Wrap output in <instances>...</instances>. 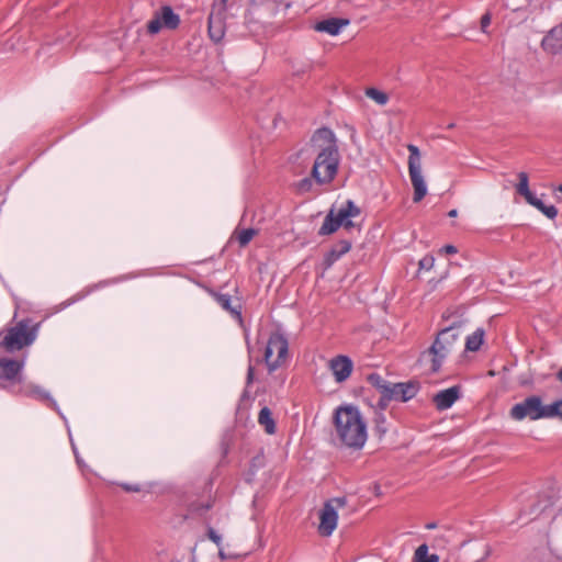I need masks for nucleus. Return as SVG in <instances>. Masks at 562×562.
I'll return each mask as SVG.
<instances>
[{"instance_id":"28","label":"nucleus","mask_w":562,"mask_h":562,"mask_svg":"<svg viewBox=\"0 0 562 562\" xmlns=\"http://www.w3.org/2000/svg\"><path fill=\"white\" fill-rule=\"evenodd\" d=\"M366 95L375 101L378 104L384 105L389 101V95L375 88H369L366 91Z\"/></svg>"},{"instance_id":"17","label":"nucleus","mask_w":562,"mask_h":562,"mask_svg":"<svg viewBox=\"0 0 562 562\" xmlns=\"http://www.w3.org/2000/svg\"><path fill=\"white\" fill-rule=\"evenodd\" d=\"M389 391L393 400L407 402L417 394L418 384L415 382L392 383Z\"/></svg>"},{"instance_id":"33","label":"nucleus","mask_w":562,"mask_h":562,"mask_svg":"<svg viewBox=\"0 0 562 562\" xmlns=\"http://www.w3.org/2000/svg\"><path fill=\"white\" fill-rule=\"evenodd\" d=\"M207 536L217 547L221 546L222 538L213 528H209Z\"/></svg>"},{"instance_id":"6","label":"nucleus","mask_w":562,"mask_h":562,"mask_svg":"<svg viewBox=\"0 0 562 562\" xmlns=\"http://www.w3.org/2000/svg\"><path fill=\"white\" fill-rule=\"evenodd\" d=\"M289 356V342L286 337L274 331L270 335L263 352V361L271 373L282 367Z\"/></svg>"},{"instance_id":"7","label":"nucleus","mask_w":562,"mask_h":562,"mask_svg":"<svg viewBox=\"0 0 562 562\" xmlns=\"http://www.w3.org/2000/svg\"><path fill=\"white\" fill-rule=\"evenodd\" d=\"M548 404H543L539 395H530L515 404L509 411V416L517 422L526 418L530 420L548 419Z\"/></svg>"},{"instance_id":"18","label":"nucleus","mask_w":562,"mask_h":562,"mask_svg":"<svg viewBox=\"0 0 562 562\" xmlns=\"http://www.w3.org/2000/svg\"><path fill=\"white\" fill-rule=\"evenodd\" d=\"M349 24V20L330 18L327 20L319 21L315 24L314 30L317 32H325L329 35H337L341 29Z\"/></svg>"},{"instance_id":"40","label":"nucleus","mask_w":562,"mask_h":562,"mask_svg":"<svg viewBox=\"0 0 562 562\" xmlns=\"http://www.w3.org/2000/svg\"><path fill=\"white\" fill-rule=\"evenodd\" d=\"M557 378L558 380L562 383V368L559 370V372L557 373Z\"/></svg>"},{"instance_id":"26","label":"nucleus","mask_w":562,"mask_h":562,"mask_svg":"<svg viewBox=\"0 0 562 562\" xmlns=\"http://www.w3.org/2000/svg\"><path fill=\"white\" fill-rule=\"evenodd\" d=\"M530 205L535 206L548 218L553 220L558 215V209L554 205H546L540 199H536Z\"/></svg>"},{"instance_id":"36","label":"nucleus","mask_w":562,"mask_h":562,"mask_svg":"<svg viewBox=\"0 0 562 562\" xmlns=\"http://www.w3.org/2000/svg\"><path fill=\"white\" fill-rule=\"evenodd\" d=\"M255 378V369L251 364H249L247 370V384H251Z\"/></svg>"},{"instance_id":"24","label":"nucleus","mask_w":562,"mask_h":562,"mask_svg":"<svg viewBox=\"0 0 562 562\" xmlns=\"http://www.w3.org/2000/svg\"><path fill=\"white\" fill-rule=\"evenodd\" d=\"M413 562H439L437 554H428L427 544H420L414 553Z\"/></svg>"},{"instance_id":"42","label":"nucleus","mask_w":562,"mask_h":562,"mask_svg":"<svg viewBox=\"0 0 562 562\" xmlns=\"http://www.w3.org/2000/svg\"><path fill=\"white\" fill-rule=\"evenodd\" d=\"M227 2H228V0H221V4H222V7H224V8H225Z\"/></svg>"},{"instance_id":"27","label":"nucleus","mask_w":562,"mask_h":562,"mask_svg":"<svg viewBox=\"0 0 562 562\" xmlns=\"http://www.w3.org/2000/svg\"><path fill=\"white\" fill-rule=\"evenodd\" d=\"M374 431L380 436H384L387 431L386 417L383 413H375L374 417Z\"/></svg>"},{"instance_id":"30","label":"nucleus","mask_w":562,"mask_h":562,"mask_svg":"<svg viewBox=\"0 0 562 562\" xmlns=\"http://www.w3.org/2000/svg\"><path fill=\"white\" fill-rule=\"evenodd\" d=\"M313 187V182L310 178H304L296 183V190L300 193L308 192Z\"/></svg>"},{"instance_id":"11","label":"nucleus","mask_w":562,"mask_h":562,"mask_svg":"<svg viewBox=\"0 0 562 562\" xmlns=\"http://www.w3.org/2000/svg\"><path fill=\"white\" fill-rule=\"evenodd\" d=\"M22 368V361L0 358V387H5L8 383L20 382Z\"/></svg>"},{"instance_id":"22","label":"nucleus","mask_w":562,"mask_h":562,"mask_svg":"<svg viewBox=\"0 0 562 562\" xmlns=\"http://www.w3.org/2000/svg\"><path fill=\"white\" fill-rule=\"evenodd\" d=\"M257 229L255 228H236L233 238H235L240 247H246L251 239L257 235Z\"/></svg>"},{"instance_id":"4","label":"nucleus","mask_w":562,"mask_h":562,"mask_svg":"<svg viewBox=\"0 0 562 562\" xmlns=\"http://www.w3.org/2000/svg\"><path fill=\"white\" fill-rule=\"evenodd\" d=\"M360 215V209L351 201H346L337 211L331 209L326 215L323 225L321 226L319 235H330L339 227L350 229L355 227L351 218Z\"/></svg>"},{"instance_id":"29","label":"nucleus","mask_w":562,"mask_h":562,"mask_svg":"<svg viewBox=\"0 0 562 562\" xmlns=\"http://www.w3.org/2000/svg\"><path fill=\"white\" fill-rule=\"evenodd\" d=\"M548 419L558 418L562 420V398L548 404Z\"/></svg>"},{"instance_id":"34","label":"nucleus","mask_w":562,"mask_h":562,"mask_svg":"<svg viewBox=\"0 0 562 562\" xmlns=\"http://www.w3.org/2000/svg\"><path fill=\"white\" fill-rule=\"evenodd\" d=\"M120 486L125 491V492H128V493H136V492H140L142 488H140V485L138 484H128V483H122L120 484Z\"/></svg>"},{"instance_id":"21","label":"nucleus","mask_w":562,"mask_h":562,"mask_svg":"<svg viewBox=\"0 0 562 562\" xmlns=\"http://www.w3.org/2000/svg\"><path fill=\"white\" fill-rule=\"evenodd\" d=\"M258 423L265 428L266 432L273 435L276 432V423L272 413L268 407H262L258 415Z\"/></svg>"},{"instance_id":"35","label":"nucleus","mask_w":562,"mask_h":562,"mask_svg":"<svg viewBox=\"0 0 562 562\" xmlns=\"http://www.w3.org/2000/svg\"><path fill=\"white\" fill-rule=\"evenodd\" d=\"M491 14L487 12L485 14L482 15L481 18V30L483 32H486V27L491 24Z\"/></svg>"},{"instance_id":"12","label":"nucleus","mask_w":562,"mask_h":562,"mask_svg":"<svg viewBox=\"0 0 562 562\" xmlns=\"http://www.w3.org/2000/svg\"><path fill=\"white\" fill-rule=\"evenodd\" d=\"M207 32L210 38L214 43H218L225 35V8L222 7L218 11H212L207 20Z\"/></svg>"},{"instance_id":"20","label":"nucleus","mask_w":562,"mask_h":562,"mask_svg":"<svg viewBox=\"0 0 562 562\" xmlns=\"http://www.w3.org/2000/svg\"><path fill=\"white\" fill-rule=\"evenodd\" d=\"M519 182L516 186L517 192L525 198L527 203L531 204L537 199V196L529 190V178L528 175L524 171L518 173Z\"/></svg>"},{"instance_id":"5","label":"nucleus","mask_w":562,"mask_h":562,"mask_svg":"<svg viewBox=\"0 0 562 562\" xmlns=\"http://www.w3.org/2000/svg\"><path fill=\"white\" fill-rule=\"evenodd\" d=\"M36 331L37 325H32L31 319H22L7 330L2 346L8 351L21 350L35 340Z\"/></svg>"},{"instance_id":"41","label":"nucleus","mask_w":562,"mask_h":562,"mask_svg":"<svg viewBox=\"0 0 562 562\" xmlns=\"http://www.w3.org/2000/svg\"><path fill=\"white\" fill-rule=\"evenodd\" d=\"M426 528L427 529H434V528H436V524L435 522L427 524Z\"/></svg>"},{"instance_id":"39","label":"nucleus","mask_w":562,"mask_h":562,"mask_svg":"<svg viewBox=\"0 0 562 562\" xmlns=\"http://www.w3.org/2000/svg\"><path fill=\"white\" fill-rule=\"evenodd\" d=\"M448 215L450 217H456L458 215V211L456 209H453V210L449 211Z\"/></svg>"},{"instance_id":"31","label":"nucleus","mask_w":562,"mask_h":562,"mask_svg":"<svg viewBox=\"0 0 562 562\" xmlns=\"http://www.w3.org/2000/svg\"><path fill=\"white\" fill-rule=\"evenodd\" d=\"M435 259L432 256H425L419 260V269L430 270L434 267Z\"/></svg>"},{"instance_id":"3","label":"nucleus","mask_w":562,"mask_h":562,"mask_svg":"<svg viewBox=\"0 0 562 562\" xmlns=\"http://www.w3.org/2000/svg\"><path fill=\"white\" fill-rule=\"evenodd\" d=\"M459 345L460 333L453 326L447 327L438 333L432 345L420 355L419 361L428 367L429 372L437 373L443 361L458 350Z\"/></svg>"},{"instance_id":"32","label":"nucleus","mask_w":562,"mask_h":562,"mask_svg":"<svg viewBox=\"0 0 562 562\" xmlns=\"http://www.w3.org/2000/svg\"><path fill=\"white\" fill-rule=\"evenodd\" d=\"M393 398L390 396V393H382L381 396H380V400L378 402V407L381 409V411H384L389 403L392 401Z\"/></svg>"},{"instance_id":"16","label":"nucleus","mask_w":562,"mask_h":562,"mask_svg":"<svg viewBox=\"0 0 562 562\" xmlns=\"http://www.w3.org/2000/svg\"><path fill=\"white\" fill-rule=\"evenodd\" d=\"M329 368L337 382H344L352 372V361L347 356H337L329 362Z\"/></svg>"},{"instance_id":"43","label":"nucleus","mask_w":562,"mask_h":562,"mask_svg":"<svg viewBox=\"0 0 562 562\" xmlns=\"http://www.w3.org/2000/svg\"><path fill=\"white\" fill-rule=\"evenodd\" d=\"M453 127H454V123H450V124L447 126V128H450V130H451V128H453Z\"/></svg>"},{"instance_id":"2","label":"nucleus","mask_w":562,"mask_h":562,"mask_svg":"<svg viewBox=\"0 0 562 562\" xmlns=\"http://www.w3.org/2000/svg\"><path fill=\"white\" fill-rule=\"evenodd\" d=\"M334 423L338 438L345 446L353 449L363 447L367 441V424L356 407H339Z\"/></svg>"},{"instance_id":"10","label":"nucleus","mask_w":562,"mask_h":562,"mask_svg":"<svg viewBox=\"0 0 562 562\" xmlns=\"http://www.w3.org/2000/svg\"><path fill=\"white\" fill-rule=\"evenodd\" d=\"M179 24L180 16L173 12L171 7L164 5L148 22L147 31L150 34H157L162 27L176 30Z\"/></svg>"},{"instance_id":"9","label":"nucleus","mask_w":562,"mask_h":562,"mask_svg":"<svg viewBox=\"0 0 562 562\" xmlns=\"http://www.w3.org/2000/svg\"><path fill=\"white\" fill-rule=\"evenodd\" d=\"M346 505L345 497H336L327 501L319 513L318 532L323 537H329L337 527V509Z\"/></svg>"},{"instance_id":"13","label":"nucleus","mask_w":562,"mask_h":562,"mask_svg":"<svg viewBox=\"0 0 562 562\" xmlns=\"http://www.w3.org/2000/svg\"><path fill=\"white\" fill-rule=\"evenodd\" d=\"M210 293L223 310L228 312L238 323H243L241 302L239 297H232L228 294L215 291H211Z\"/></svg>"},{"instance_id":"25","label":"nucleus","mask_w":562,"mask_h":562,"mask_svg":"<svg viewBox=\"0 0 562 562\" xmlns=\"http://www.w3.org/2000/svg\"><path fill=\"white\" fill-rule=\"evenodd\" d=\"M368 381L380 392V394L390 392L389 390L392 383L385 381L380 374H370L368 376Z\"/></svg>"},{"instance_id":"1","label":"nucleus","mask_w":562,"mask_h":562,"mask_svg":"<svg viewBox=\"0 0 562 562\" xmlns=\"http://www.w3.org/2000/svg\"><path fill=\"white\" fill-rule=\"evenodd\" d=\"M312 143L319 149L312 177L318 184L330 183L337 175L340 158L337 138L330 128L322 127L314 133Z\"/></svg>"},{"instance_id":"37","label":"nucleus","mask_w":562,"mask_h":562,"mask_svg":"<svg viewBox=\"0 0 562 562\" xmlns=\"http://www.w3.org/2000/svg\"><path fill=\"white\" fill-rule=\"evenodd\" d=\"M441 251L448 255H452L456 254L458 250L453 245H446L445 247H442Z\"/></svg>"},{"instance_id":"19","label":"nucleus","mask_w":562,"mask_h":562,"mask_svg":"<svg viewBox=\"0 0 562 562\" xmlns=\"http://www.w3.org/2000/svg\"><path fill=\"white\" fill-rule=\"evenodd\" d=\"M351 249V241L342 239L336 243L325 257V263L330 267L337 261L342 255L347 254Z\"/></svg>"},{"instance_id":"14","label":"nucleus","mask_w":562,"mask_h":562,"mask_svg":"<svg viewBox=\"0 0 562 562\" xmlns=\"http://www.w3.org/2000/svg\"><path fill=\"white\" fill-rule=\"evenodd\" d=\"M461 397V386L453 385L449 389L439 391L432 397L435 407L438 411L450 408Z\"/></svg>"},{"instance_id":"23","label":"nucleus","mask_w":562,"mask_h":562,"mask_svg":"<svg viewBox=\"0 0 562 562\" xmlns=\"http://www.w3.org/2000/svg\"><path fill=\"white\" fill-rule=\"evenodd\" d=\"M484 330L477 328L474 333L468 336L465 341V349L469 351H477L483 344Z\"/></svg>"},{"instance_id":"8","label":"nucleus","mask_w":562,"mask_h":562,"mask_svg":"<svg viewBox=\"0 0 562 562\" xmlns=\"http://www.w3.org/2000/svg\"><path fill=\"white\" fill-rule=\"evenodd\" d=\"M408 156V173L414 188V202H420L427 194V187L422 175V156L417 146L409 144L407 146Z\"/></svg>"},{"instance_id":"44","label":"nucleus","mask_w":562,"mask_h":562,"mask_svg":"<svg viewBox=\"0 0 562 562\" xmlns=\"http://www.w3.org/2000/svg\"><path fill=\"white\" fill-rule=\"evenodd\" d=\"M210 507H211L210 505H206V506H204V509L207 510V509H210Z\"/></svg>"},{"instance_id":"38","label":"nucleus","mask_w":562,"mask_h":562,"mask_svg":"<svg viewBox=\"0 0 562 562\" xmlns=\"http://www.w3.org/2000/svg\"><path fill=\"white\" fill-rule=\"evenodd\" d=\"M34 392L42 400H50L49 395L46 392H44V391H42L40 389H36Z\"/></svg>"},{"instance_id":"15","label":"nucleus","mask_w":562,"mask_h":562,"mask_svg":"<svg viewBox=\"0 0 562 562\" xmlns=\"http://www.w3.org/2000/svg\"><path fill=\"white\" fill-rule=\"evenodd\" d=\"M541 48L551 55L562 53V25L552 27L541 41Z\"/></svg>"}]
</instances>
